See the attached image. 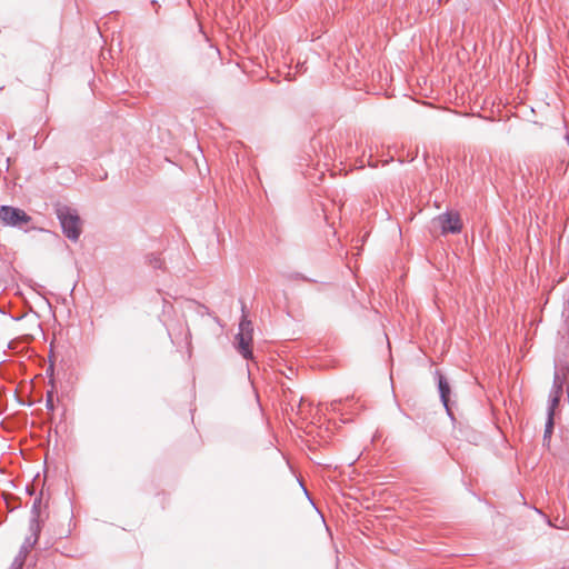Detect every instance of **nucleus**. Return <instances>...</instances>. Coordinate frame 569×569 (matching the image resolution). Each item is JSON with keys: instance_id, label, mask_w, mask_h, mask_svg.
Instances as JSON below:
<instances>
[{"instance_id": "nucleus-1", "label": "nucleus", "mask_w": 569, "mask_h": 569, "mask_svg": "<svg viewBox=\"0 0 569 569\" xmlns=\"http://www.w3.org/2000/svg\"><path fill=\"white\" fill-rule=\"evenodd\" d=\"M56 213L63 234L73 242L78 241L82 230L81 220L77 211L68 206H59L56 209Z\"/></svg>"}, {"instance_id": "nucleus-2", "label": "nucleus", "mask_w": 569, "mask_h": 569, "mask_svg": "<svg viewBox=\"0 0 569 569\" xmlns=\"http://www.w3.org/2000/svg\"><path fill=\"white\" fill-rule=\"evenodd\" d=\"M252 332V322L244 315V305H242V318L239 323V332L236 335L234 347L244 359H251L253 356L251 348Z\"/></svg>"}, {"instance_id": "nucleus-3", "label": "nucleus", "mask_w": 569, "mask_h": 569, "mask_svg": "<svg viewBox=\"0 0 569 569\" xmlns=\"http://www.w3.org/2000/svg\"><path fill=\"white\" fill-rule=\"evenodd\" d=\"M0 220L4 226L23 229L32 218L20 208L3 204L0 207Z\"/></svg>"}, {"instance_id": "nucleus-4", "label": "nucleus", "mask_w": 569, "mask_h": 569, "mask_svg": "<svg viewBox=\"0 0 569 569\" xmlns=\"http://www.w3.org/2000/svg\"><path fill=\"white\" fill-rule=\"evenodd\" d=\"M442 234L459 233L462 229V222L458 212L447 211L439 214L436 220Z\"/></svg>"}, {"instance_id": "nucleus-5", "label": "nucleus", "mask_w": 569, "mask_h": 569, "mask_svg": "<svg viewBox=\"0 0 569 569\" xmlns=\"http://www.w3.org/2000/svg\"><path fill=\"white\" fill-rule=\"evenodd\" d=\"M435 375L437 377L440 400L446 409L448 417L450 418V420L452 422H455L456 418H455V415H453V411L451 408V403H450V398H449L450 392H451L450 385H449L447 378L439 370H436Z\"/></svg>"}, {"instance_id": "nucleus-6", "label": "nucleus", "mask_w": 569, "mask_h": 569, "mask_svg": "<svg viewBox=\"0 0 569 569\" xmlns=\"http://www.w3.org/2000/svg\"><path fill=\"white\" fill-rule=\"evenodd\" d=\"M562 392H563V381H562L561 377L559 376V373L555 372L553 383H552V388H551V391L549 395V403H548L547 411H550V412L552 411L556 413V409L558 408V406L560 403Z\"/></svg>"}, {"instance_id": "nucleus-7", "label": "nucleus", "mask_w": 569, "mask_h": 569, "mask_svg": "<svg viewBox=\"0 0 569 569\" xmlns=\"http://www.w3.org/2000/svg\"><path fill=\"white\" fill-rule=\"evenodd\" d=\"M40 516H41V498H37L33 501L32 509H31V519H30V525H29L30 531H40L41 530Z\"/></svg>"}, {"instance_id": "nucleus-8", "label": "nucleus", "mask_w": 569, "mask_h": 569, "mask_svg": "<svg viewBox=\"0 0 569 569\" xmlns=\"http://www.w3.org/2000/svg\"><path fill=\"white\" fill-rule=\"evenodd\" d=\"M555 412L547 411V419L545 423V431L542 437V446L550 448L551 436L555 428Z\"/></svg>"}, {"instance_id": "nucleus-9", "label": "nucleus", "mask_w": 569, "mask_h": 569, "mask_svg": "<svg viewBox=\"0 0 569 569\" xmlns=\"http://www.w3.org/2000/svg\"><path fill=\"white\" fill-rule=\"evenodd\" d=\"M31 535L28 536L22 546L20 547V550L18 552V557H22L24 560L28 556V553L30 552V550L33 548V546L37 543L38 539H39V535H40V531H30Z\"/></svg>"}, {"instance_id": "nucleus-10", "label": "nucleus", "mask_w": 569, "mask_h": 569, "mask_svg": "<svg viewBox=\"0 0 569 569\" xmlns=\"http://www.w3.org/2000/svg\"><path fill=\"white\" fill-rule=\"evenodd\" d=\"M148 262L153 269H161L163 266V260L158 254L148 256Z\"/></svg>"}, {"instance_id": "nucleus-11", "label": "nucleus", "mask_w": 569, "mask_h": 569, "mask_svg": "<svg viewBox=\"0 0 569 569\" xmlns=\"http://www.w3.org/2000/svg\"><path fill=\"white\" fill-rule=\"evenodd\" d=\"M24 561L26 560L22 557L16 556V558L13 559V561L11 563L10 569H21L24 565Z\"/></svg>"}, {"instance_id": "nucleus-12", "label": "nucleus", "mask_w": 569, "mask_h": 569, "mask_svg": "<svg viewBox=\"0 0 569 569\" xmlns=\"http://www.w3.org/2000/svg\"><path fill=\"white\" fill-rule=\"evenodd\" d=\"M46 408H47L49 411H53V410H54V402H53V393H52V392H48V393H47V398H46Z\"/></svg>"}, {"instance_id": "nucleus-13", "label": "nucleus", "mask_w": 569, "mask_h": 569, "mask_svg": "<svg viewBox=\"0 0 569 569\" xmlns=\"http://www.w3.org/2000/svg\"><path fill=\"white\" fill-rule=\"evenodd\" d=\"M291 279H299V280H303V281H311L309 278H307L306 276H303L302 273H299V272H296V273H292L290 276Z\"/></svg>"}, {"instance_id": "nucleus-14", "label": "nucleus", "mask_w": 569, "mask_h": 569, "mask_svg": "<svg viewBox=\"0 0 569 569\" xmlns=\"http://www.w3.org/2000/svg\"><path fill=\"white\" fill-rule=\"evenodd\" d=\"M206 312H208V308L206 306H200Z\"/></svg>"}, {"instance_id": "nucleus-15", "label": "nucleus", "mask_w": 569, "mask_h": 569, "mask_svg": "<svg viewBox=\"0 0 569 569\" xmlns=\"http://www.w3.org/2000/svg\"><path fill=\"white\" fill-rule=\"evenodd\" d=\"M567 243H568V246H569V234H568Z\"/></svg>"}]
</instances>
